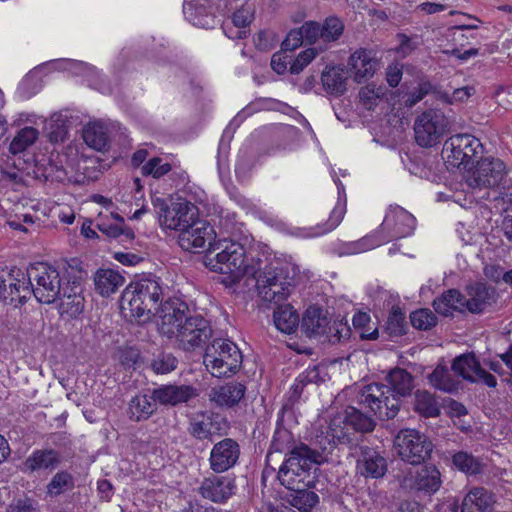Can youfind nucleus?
I'll return each mask as SVG.
<instances>
[{
  "label": "nucleus",
  "instance_id": "f257e3e1",
  "mask_svg": "<svg viewBox=\"0 0 512 512\" xmlns=\"http://www.w3.org/2000/svg\"><path fill=\"white\" fill-rule=\"evenodd\" d=\"M383 384L372 383L364 386L357 395L361 408L347 406L336 413L329 422L328 438L335 443L350 444L353 435L370 433L376 427L373 416L380 420L394 419L400 410V400L385 395Z\"/></svg>",
  "mask_w": 512,
  "mask_h": 512
},
{
  "label": "nucleus",
  "instance_id": "f03ea898",
  "mask_svg": "<svg viewBox=\"0 0 512 512\" xmlns=\"http://www.w3.org/2000/svg\"><path fill=\"white\" fill-rule=\"evenodd\" d=\"M159 329L168 338H175L179 348L194 351L203 347L212 337L210 322L200 314H193L179 298L168 299L161 309Z\"/></svg>",
  "mask_w": 512,
  "mask_h": 512
},
{
  "label": "nucleus",
  "instance_id": "7ed1b4c3",
  "mask_svg": "<svg viewBox=\"0 0 512 512\" xmlns=\"http://www.w3.org/2000/svg\"><path fill=\"white\" fill-rule=\"evenodd\" d=\"M163 288L157 278H142L131 282L121 296V309L128 310L138 321H146L155 313L161 314Z\"/></svg>",
  "mask_w": 512,
  "mask_h": 512
},
{
  "label": "nucleus",
  "instance_id": "20e7f679",
  "mask_svg": "<svg viewBox=\"0 0 512 512\" xmlns=\"http://www.w3.org/2000/svg\"><path fill=\"white\" fill-rule=\"evenodd\" d=\"M204 263L212 271L228 275L231 282H236L244 276H255L262 261L251 259L249 263L241 244L224 241L220 247L208 250L204 256Z\"/></svg>",
  "mask_w": 512,
  "mask_h": 512
},
{
  "label": "nucleus",
  "instance_id": "39448f33",
  "mask_svg": "<svg viewBox=\"0 0 512 512\" xmlns=\"http://www.w3.org/2000/svg\"><path fill=\"white\" fill-rule=\"evenodd\" d=\"M324 457L316 449L301 443L287 454L277 478L287 489L315 487L316 477L311 470L314 465L323 463Z\"/></svg>",
  "mask_w": 512,
  "mask_h": 512
},
{
  "label": "nucleus",
  "instance_id": "423d86ee",
  "mask_svg": "<svg viewBox=\"0 0 512 512\" xmlns=\"http://www.w3.org/2000/svg\"><path fill=\"white\" fill-rule=\"evenodd\" d=\"M203 362L214 377H227L241 367L242 353L232 341L216 338L206 347Z\"/></svg>",
  "mask_w": 512,
  "mask_h": 512
},
{
  "label": "nucleus",
  "instance_id": "0eeeda50",
  "mask_svg": "<svg viewBox=\"0 0 512 512\" xmlns=\"http://www.w3.org/2000/svg\"><path fill=\"white\" fill-rule=\"evenodd\" d=\"M256 280L259 296L266 302L275 304L285 300L294 285L293 277H289L283 267L265 266L259 264L258 273L252 276Z\"/></svg>",
  "mask_w": 512,
  "mask_h": 512
},
{
  "label": "nucleus",
  "instance_id": "6e6552de",
  "mask_svg": "<svg viewBox=\"0 0 512 512\" xmlns=\"http://www.w3.org/2000/svg\"><path fill=\"white\" fill-rule=\"evenodd\" d=\"M394 448L399 458L411 465H420L430 459L434 444L416 429H401L394 438Z\"/></svg>",
  "mask_w": 512,
  "mask_h": 512
},
{
  "label": "nucleus",
  "instance_id": "1a4fd4ad",
  "mask_svg": "<svg viewBox=\"0 0 512 512\" xmlns=\"http://www.w3.org/2000/svg\"><path fill=\"white\" fill-rule=\"evenodd\" d=\"M29 279L33 283L34 297L42 304H52L65 286V277L54 266L38 263L29 267Z\"/></svg>",
  "mask_w": 512,
  "mask_h": 512
},
{
  "label": "nucleus",
  "instance_id": "9d476101",
  "mask_svg": "<svg viewBox=\"0 0 512 512\" xmlns=\"http://www.w3.org/2000/svg\"><path fill=\"white\" fill-rule=\"evenodd\" d=\"M154 212L162 227L180 231L198 217V208L188 201H167L157 197L153 199Z\"/></svg>",
  "mask_w": 512,
  "mask_h": 512
},
{
  "label": "nucleus",
  "instance_id": "9b49d317",
  "mask_svg": "<svg viewBox=\"0 0 512 512\" xmlns=\"http://www.w3.org/2000/svg\"><path fill=\"white\" fill-rule=\"evenodd\" d=\"M483 146L479 139L471 134H456L448 138L443 146L442 154L448 165L453 168H466L473 164L482 153Z\"/></svg>",
  "mask_w": 512,
  "mask_h": 512
},
{
  "label": "nucleus",
  "instance_id": "f8f14e48",
  "mask_svg": "<svg viewBox=\"0 0 512 512\" xmlns=\"http://www.w3.org/2000/svg\"><path fill=\"white\" fill-rule=\"evenodd\" d=\"M449 120L439 109H428L421 113L415 120V140L421 147H432L440 142V139L449 128Z\"/></svg>",
  "mask_w": 512,
  "mask_h": 512
},
{
  "label": "nucleus",
  "instance_id": "ddd939ff",
  "mask_svg": "<svg viewBox=\"0 0 512 512\" xmlns=\"http://www.w3.org/2000/svg\"><path fill=\"white\" fill-rule=\"evenodd\" d=\"M507 175L505 163L499 158L487 157L477 162L475 170L467 176L471 188L499 187Z\"/></svg>",
  "mask_w": 512,
  "mask_h": 512
},
{
  "label": "nucleus",
  "instance_id": "4468645a",
  "mask_svg": "<svg viewBox=\"0 0 512 512\" xmlns=\"http://www.w3.org/2000/svg\"><path fill=\"white\" fill-rule=\"evenodd\" d=\"M197 491L203 499L222 504L235 494L236 480L231 475L211 474L201 481Z\"/></svg>",
  "mask_w": 512,
  "mask_h": 512
},
{
  "label": "nucleus",
  "instance_id": "2eb2a0df",
  "mask_svg": "<svg viewBox=\"0 0 512 512\" xmlns=\"http://www.w3.org/2000/svg\"><path fill=\"white\" fill-rule=\"evenodd\" d=\"M214 235L212 226L207 221L197 217L188 224V227L179 231L178 244L185 251L198 253L200 249L206 247V244H211Z\"/></svg>",
  "mask_w": 512,
  "mask_h": 512
},
{
  "label": "nucleus",
  "instance_id": "dca6fc26",
  "mask_svg": "<svg viewBox=\"0 0 512 512\" xmlns=\"http://www.w3.org/2000/svg\"><path fill=\"white\" fill-rule=\"evenodd\" d=\"M452 370L469 382L481 381L490 388L497 386L495 376L481 367L474 353H465L456 357L452 363Z\"/></svg>",
  "mask_w": 512,
  "mask_h": 512
},
{
  "label": "nucleus",
  "instance_id": "f3484780",
  "mask_svg": "<svg viewBox=\"0 0 512 512\" xmlns=\"http://www.w3.org/2000/svg\"><path fill=\"white\" fill-rule=\"evenodd\" d=\"M57 300L60 301L58 310L61 316L65 315L71 319L79 316L85 307L81 277L67 278L65 286L61 291V297Z\"/></svg>",
  "mask_w": 512,
  "mask_h": 512
},
{
  "label": "nucleus",
  "instance_id": "a211bd4d",
  "mask_svg": "<svg viewBox=\"0 0 512 512\" xmlns=\"http://www.w3.org/2000/svg\"><path fill=\"white\" fill-rule=\"evenodd\" d=\"M240 457V446L232 438H224L215 443L209 457L210 469L217 474L233 468Z\"/></svg>",
  "mask_w": 512,
  "mask_h": 512
},
{
  "label": "nucleus",
  "instance_id": "6ab92c4d",
  "mask_svg": "<svg viewBox=\"0 0 512 512\" xmlns=\"http://www.w3.org/2000/svg\"><path fill=\"white\" fill-rule=\"evenodd\" d=\"M379 66V60L372 50L359 48L350 55L347 72L355 82L363 83L375 75Z\"/></svg>",
  "mask_w": 512,
  "mask_h": 512
},
{
  "label": "nucleus",
  "instance_id": "aec40b11",
  "mask_svg": "<svg viewBox=\"0 0 512 512\" xmlns=\"http://www.w3.org/2000/svg\"><path fill=\"white\" fill-rule=\"evenodd\" d=\"M198 396V389L187 384L160 385L152 390V400L162 406L176 407L187 404Z\"/></svg>",
  "mask_w": 512,
  "mask_h": 512
},
{
  "label": "nucleus",
  "instance_id": "412c9836",
  "mask_svg": "<svg viewBox=\"0 0 512 512\" xmlns=\"http://www.w3.org/2000/svg\"><path fill=\"white\" fill-rule=\"evenodd\" d=\"M9 287L6 288L5 294L1 299L9 304H24L31 297L34 296L33 283L29 279V268L27 273L20 269L14 268L9 273Z\"/></svg>",
  "mask_w": 512,
  "mask_h": 512
},
{
  "label": "nucleus",
  "instance_id": "4be33fe9",
  "mask_svg": "<svg viewBox=\"0 0 512 512\" xmlns=\"http://www.w3.org/2000/svg\"><path fill=\"white\" fill-rule=\"evenodd\" d=\"M414 216L402 207H394L386 214L381 228L390 238H403L410 235L415 228Z\"/></svg>",
  "mask_w": 512,
  "mask_h": 512
},
{
  "label": "nucleus",
  "instance_id": "5701e85b",
  "mask_svg": "<svg viewBox=\"0 0 512 512\" xmlns=\"http://www.w3.org/2000/svg\"><path fill=\"white\" fill-rule=\"evenodd\" d=\"M404 483L410 489L432 495L442 485L441 473L435 465H424L416 471L411 479H405Z\"/></svg>",
  "mask_w": 512,
  "mask_h": 512
},
{
  "label": "nucleus",
  "instance_id": "b1692460",
  "mask_svg": "<svg viewBox=\"0 0 512 512\" xmlns=\"http://www.w3.org/2000/svg\"><path fill=\"white\" fill-rule=\"evenodd\" d=\"M357 469L361 475L371 478H381L387 472L386 459L375 449L362 447L357 460Z\"/></svg>",
  "mask_w": 512,
  "mask_h": 512
},
{
  "label": "nucleus",
  "instance_id": "393cba45",
  "mask_svg": "<svg viewBox=\"0 0 512 512\" xmlns=\"http://www.w3.org/2000/svg\"><path fill=\"white\" fill-rule=\"evenodd\" d=\"M469 298L466 299V309L471 313H481L488 306L496 302L497 293L495 288L485 283H474L467 287Z\"/></svg>",
  "mask_w": 512,
  "mask_h": 512
},
{
  "label": "nucleus",
  "instance_id": "a878e982",
  "mask_svg": "<svg viewBox=\"0 0 512 512\" xmlns=\"http://www.w3.org/2000/svg\"><path fill=\"white\" fill-rule=\"evenodd\" d=\"M246 386L237 381L214 387L209 395L210 401L219 407L232 408L245 396Z\"/></svg>",
  "mask_w": 512,
  "mask_h": 512
},
{
  "label": "nucleus",
  "instance_id": "bb28decb",
  "mask_svg": "<svg viewBox=\"0 0 512 512\" xmlns=\"http://www.w3.org/2000/svg\"><path fill=\"white\" fill-rule=\"evenodd\" d=\"M61 463V455L54 449H37L23 462L25 473H34L41 470H54Z\"/></svg>",
  "mask_w": 512,
  "mask_h": 512
},
{
  "label": "nucleus",
  "instance_id": "cd10ccee",
  "mask_svg": "<svg viewBox=\"0 0 512 512\" xmlns=\"http://www.w3.org/2000/svg\"><path fill=\"white\" fill-rule=\"evenodd\" d=\"M389 384L384 386L385 395L390 398L397 396L405 397L409 396L414 388V377L407 370L402 368L392 369L386 377Z\"/></svg>",
  "mask_w": 512,
  "mask_h": 512
},
{
  "label": "nucleus",
  "instance_id": "c85d7f7f",
  "mask_svg": "<svg viewBox=\"0 0 512 512\" xmlns=\"http://www.w3.org/2000/svg\"><path fill=\"white\" fill-rule=\"evenodd\" d=\"M328 324L330 319L327 313L320 307L311 306L302 318L301 330L307 337L316 338L327 332Z\"/></svg>",
  "mask_w": 512,
  "mask_h": 512
},
{
  "label": "nucleus",
  "instance_id": "c756f323",
  "mask_svg": "<svg viewBox=\"0 0 512 512\" xmlns=\"http://www.w3.org/2000/svg\"><path fill=\"white\" fill-rule=\"evenodd\" d=\"M125 278L114 269H98L94 274L95 290L103 297L116 293L124 285Z\"/></svg>",
  "mask_w": 512,
  "mask_h": 512
},
{
  "label": "nucleus",
  "instance_id": "7c9ffc66",
  "mask_svg": "<svg viewBox=\"0 0 512 512\" xmlns=\"http://www.w3.org/2000/svg\"><path fill=\"white\" fill-rule=\"evenodd\" d=\"M348 72L343 67H326L321 74V82L324 90L333 96H342L347 90Z\"/></svg>",
  "mask_w": 512,
  "mask_h": 512
},
{
  "label": "nucleus",
  "instance_id": "2f4dec72",
  "mask_svg": "<svg viewBox=\"0 0 512 512\" xmlns=\"http://www.w3.org/2000/svg\"><path fill=\"white\" fill-rule=\"evenodd\" d=\"M466 297L457 289H449L433 301L435 311L444 316L452 315L454 311L463 312L466 309Z\"/></svg>",
  "mask_w": 512,
  "mask_h": 512
},
{
  "label": "nucleus",
  "instance_id": "473e14b6",
  "mask_svg": "<svg viewBox=\"0 0 512 512\" xmlns=\"http://www.w3.org/2000/svg\"><path fill=\"white\" fill-rule=\"evenodd\" d=\"M157 403V401L152 400V395H136L128 404L130 420L140 422L149 419L157 411Z\"/></svg>",
  "mask_w": 512,
  "mask_h": 512
},
{
  "label": "nucleus",
  "instance_id": "72a5a7b5",
  "mask_svg": "<svg viewBox=\"0 0 512 512\" xmlns=\"http://www.w3.org/2000/svg\"><path fill=\"white\" fill-rule=\"evenodd\" d=\"M493 503L492 495L484 488L472 489L460 505L461 512H487Z\"/></svg>",
  "mask_w": 512,
  "mask_h": 512
},
{
  "label": "nucleus",
  "instance_id": "f704fd0d",
  "mask_svg": "<svg viewBox=\"0 0 512 512\" xmlns=\"http://www.w3.org/2000/svg\"><path fill=\"white\" fill-rule=\"evenodd\" d=\"M312 487H298L289 489L288 502L300 512H312V509L319 503V496L311 491Z\"/></svg>",
  "mask_w": 512,
  "mask_h": 512
},
{
  "label": "nucleus",
  "instance_id": "c9c22d12",
  "mask_svg": "<svg viewBox=\"0 0 512 512\" xmlns=\"http://www.w3.org/2000/svg\"><path fill=\"white\" fill-rule=\"evenodd\" d=\"M273 320L279 331L291 334L298 326L299 316L290 304L278 305L274 310Z\"/></svg>",
  "mask_w": 512,
  "mask_h": 512
},
{
  "label": "nucleus",
  "instance_id": "e433bc0d",
  "mask_svg": "<svg viewBox=\"0 0 512 512\" xmlns=\"http://www.w3.org/2000/svg\"><path fill=\"white\" fill-rule=\"evenodd\" d=\"M83 140L92 149L104 152L109 147L107 130L101 123H90L83 129Z\"/></svg>",
  "mask_w": 512,
  "mask_h": 512
},
{
  "label": "nucleus",
  "instance_id": "4c0bfd02",
  "mask_svg": "<svg viewBox=\"0 0 512 512\" xmlns=\"http://www.w3.org/2000/svg\"><path fill=\"white\" fill-rule=\"evenodd\" d=\"M414 410L425 418L437 417L440 415L439 405L428 391H416L414 397Z\"/></svg>",
  "mask_w": 512,
  "mask_h": 512
},
{
  "label": "nucleus",
  "instance_id": "58836bf2",
  "mask_svg": "<svg viewBox=\"0 0 512 512\" xmlns=\"http://www.w3.org/2000/svg\"><path fill=\"white\" fill-rule=\"evenodd\" d=\"M39 131L34 127L20 129L9 145V152L12 155L20 154L31 147L38 139Z\"/></svg>",
  "mask_w": 512,
  "mask_h": 512
},
{
  "label": "nucleus",
  "instance_id": "ea45409f",
  "mask_svg": "<svg viewBox=\"0 0 512 512\" xmlns=\"http://www.w3.org/2000/svg\"><path fill=\"white\" fill-rule=\"evenodd\" d=\"M430 384L438 390L453 393L458 390L459 382L454 380L445 366L438 365L428 376Z\"/></svg>",
  "mask_w": 512,
  "mask_h": 512
},
{
  "label": "nucleus",
  "instance_id": "a19ab883",
  "mask_svg": "<svg viewBox=\"0 0 512 512\" xmlns=\"http://www.w3.org/2000/svg\"><path fill=\"white\" fill-rule=\"evenodd\" d=\"M67 117L61 113H54L47 125V136L51 143H62L68 137Z\"/></svg>",
  "mask_w": 512,
  "mask_h": 512
},
{
  "label": "nucleus",
  "instance_id": "79ce46f5",
  "mask_svg": "<svg viewBox=\"0 0 512 512\" xmlns=\"http://www.w3.org/2000/svg\"><path fill=\"white\" fill-rule=\"evenodd\" d=\"M388 88L383 85L374 83L362 87L359 91V99L361 104L368 110L373 109L379 101L386 97Z\"/></svg>",
  "mask_w": 512,
  "mask_h": 512
},
{
  "label": "nucleus",
  "instance_id": "37998d69",
  "mask_svg": "<svg viewBox=\"0 0 512 512\" xmlns=\"http://www.w3.org/2000/svg\"><path fill=\"white\" fill-rule=\"evenodd\" d=\"M74 488L73 476L65 470L57 472L46 486V493L50 497H57Z\"/></svg>",
  "mask_w": 512,
  "mask_h": 512
},
{
  "label": "nucleus",
  "instance_id": "c03bdc74",
  "mask_svg": "<svg viewBox=\"0 0 512 512\" xmlns=\"http://www.w3.org/2000/svg\"><path fill=\"white\" fill-rule=\"evenodd\" d=\"M351 336V328L348 323L343 319L334 320L333 323L328 324L327 332L321 334L320 337L324 338L331 344H338L348 340Z\"/></svg>",
  "mask_w": 512,
  "mask_h": 512
},
{
  "label": "nucleus",
  "instance_id": "a18cd8bd",
  "mask_svg": "<svg viewBox=\"0 0 512 512\" xmlns=\"http://www.w3.org/2000/svg\"><path fill=\"white\" fill-rule=\"evenodd\" d=\"M295 446L292 434L287 429L279 427L273 435L267 458L274 452H286L287 455Z\"/></svg>",
  "mask_w": 512,
  "mask_h": 512
},
{
  "label": "nucleus",
  "instance_id": "49530a36",
  "mask_svg": "<svg viewBox=\"0 0 512 512\" xmlns=\"http://www.w3.org/2000/svg\"><path fill=\"white\" fill-rule=\"evenodd\" d=\"M213 426L214 423L210 417H203L202 419L193 418L189 423L188 432L198 440H209L212 442L215 435Z\"/></svg>",
  "mask_w": 512,
  "mask_h": 512
},
{
  "label": "nucleus",
  "instance_id": "de8ad7c7",
  "mask_svg": "<svg viewBox=\"0 0 512 512\" xmlns=\"http://www.w3.org/2000/svg\"><path fill=\"white\" fill-rule=\"evenodd\" d=\"M345 212L346 203L339 200L330 213L328 221L323 225H318L316 231L311 232L310 236H320L334 230L343 220Z\"/></svg>",
  "mask_w": 512,
  "mask_h": 512
},
{
  "label": "nucleus",
  "instance_id": "09e8293b",
  "mask_svg": "<svg viewBox=\"0 0 512 512\" xmlns=\"http://www.w3.org/2000/svg\"><path fill=\"white\" fill-rule=\"evenodd\" d=\"M453 464L462 472L467 474H478L482 471V463L473 455L459 451L453 456Z\"/></svg>",
  "mask_w": 512,
  "mask_h": 512
},
{
  "label": "nucleus",
  "instance_id": "8fccbe9b",
  "mask_svg": "<svg viewBox=\"0 0 512 512\" xmlns=\"http://www.w3.org/2000/svg\"><path fill=\"white\" fill-rule=\"evenodd\" d=\"M406 319L404 313L401 311L399 307H393L387 322H386V331L391 337L402 336L406 332Z\"/></svg>",
  "mask_w": 512,
  "mask_h": 512
},
{
  "label": "nucleus",
  "instance_id": "3c124183",
  "mask_svg": "<svg viewBox=\"0 0 512 512\" xmlns=\"http://www.w3.org/2000/svg\"><path fill=\"white\" fill-rule=\"evenodd\" d=\"M322 40L324 42L337 41L344 31V23L338 17H327L321 25Z\"/></svg>",
  "mask_w": 512,
  "mask_h": 512
},
{
  "label": "nucleus",
  "instance_id": "603ef678",
  "mask_svg": "<svg viewBox=\"0 0 512 512\" xmlns=\"http://www.w3.org/2000/svg\"><path fill=\"white\" fill-rule=\"evenodd\" d=\"M410 321L416 329L429 330L437 324V317L429 309H420L411 313Z\"/></svg>",
  "mask_w": 512,
  "mask_h": 512
},
{
  "label": "nucleus",
  "instance_id": "864d4df0",
  "mask_svg": "<svg viewBox=\"0 0 512 512\" xmlns=\"http://www.w3.org/2000/svg\"><path fill=\"white\" fill-rule=\"evenodd\" d=\"M96 227L100 232L110 238L123 237L124 240L131 241L135 237L132 229L119 226L118 224L99 222Z\"/></svg>",
  "mask_w": 512,
  "mask_h": 512
},
{
  "label": "nucleus",
  "instance_id": "5fc2aeb1",
  "mask_svg": "<svg viewBox=\"0 0 512 512\" xmlns=\"http://www.w3.org/2000/svg\"><path fill=\"white\" fill-rule=\"evenodd\" d=\"M171 170L169 163H162V159L154 157L141 167V173L144 176L152 175L154 178H160Z\"/></svg>",
  "mask_w": 512,
  "mask_h": 512
},
{
  "label": "nucleus",
  "instance_id": "6e6d98bb",
  "mask_svg": "<svg viewBox=\"0 0 512 512\" xmlns=\"http://www.w3.org/2000/svg\"><path fill=\"white\" fill-rule=\"evenodd\" d=\"M177 359L171 353H160L151 363L152 369L158 374H167L177 366Z\"/></svg>",
  "mask_w": 512,
  "mask_h": 512
},
{
  "label": "nucleus",
  "instance_id": "4d7b16f0",
  "mask_svg": "<svg viewBox=\"0 0 512 512\" xmlns=\"http://www.w3.org/2000/svg\"><path fill=\"white\" fill-rule=\"evenodd\" d=\"M433 91V86L428 81H422L418 86L407 95L405 105L409 108L420 102L426 95Z\"/></svg>",
  "mask_w": 512,
  "mask_h": 512
},
{
  "label": "nucleus",
  "instance_id": "13d9d810",
  "mask_svg": "<svg viewBox=\"0 0 512 512\" xmlns=\"http://www.w3.org/2000/svg\"><path fill=\"white\" fill-rule=\"evenodd\" d=\"M316 54L317 52L313 48L306 49L299 53L290 65V73L299 74L315 58Z\"/></svg>",
  "mask_w": 512,
  "mask_h": 512
},
{
  "label": "nucleus",
  "instance_id": "bf43d9fd",
  "mask_svg": "<svg viewBox=\"0 0 512 512\" xmlns=\"http://www.w3.org/2000/svg\"><path fill=\"white\" fill-rule=\"evenodd\" d=\"M299 31L310 44L315 43L319 38L322 39L321 25L317 22H305L299 28Z\"/></svg>",
  "mask_w": 512,
  "mask_h": 512
},
{
  "label": "nucleus",
  "instance_id": "052dcab7",
  "mask_svg": "<svg viewBox=\"0 0 512 512\" xmlns=\"http://www.w3.org/2000/svg\"><path fill=\"white\" fill-rule=\"evenodd\" d=\"M253 19V12L250 8L241 7L237 9L232 15V24L235 28L247 30Z\"/></svg>",
  "mask_w": 512,
  "mask_h": 512
},
{
  "label": "nucleus",
  "instance_id": "680f3d73",
  "mask_svg": "<svg viewBox=\"0 0 512 512\" xmlns=\"http://www.w3.org/2000/svg\"><path fill=\"white\" fill-rule=\"evenodd\" d=\"M328 436L329 435H328V429H327L325 434H321V435L316 437V443L320 447V451L319 450H316V451H317V453L323 454L325 456L324 459H323V462L328 460L329 455L332 454L333 450L338 445H344L343 443H335V444L332 445V442L329 439H327Z\"/></svg>",
  "mask_w": 512,
  "mask_h": 512
},
{
  "label": "nucleus",
  "instance_id": "e2e57ef3",
  "mask_svg": "<svg viewBox=\"0 0 512 512\" xmlns=\"http://www.w3.org/2000/svg\"><path fill=\"white\" fill-rule=\"evenodd\" d=\"M9 509L10 512H36L37 503L29 497L18 498L10 504Z\"/></svg>",
  "mask_w": 512,
  "mask_h": 512
},
{
  "label": "nucleus",
  "instance_id": "0e129e2a",
  "mask_svg": "<svg viewBox=\"0 0 512 512\" xmlns=\"http://www.w3.org/2000/svg\"><path fill=\"white\" fill-rule=\"evenodd\" d=\"M303 39L299 29L291 30L282 42L281 48L283 51H293L302 45Z\"/></svg>",
  "mask_w": 512,
  "mask_h": 512
},
{
  "label": "nucleus",
  "instance_id": "69168bd1",
  "mask_svg": "<svg viewBox=\"0 0 512 512\" xmlns=\"http://www.w3.org/2000/svg\"><path fill=\"white\" fill-rule=\"evenodd\" d=\"M139 357V351L134 348H127L119 351V361L126 368L133 367L138 362Z\"/></svg>",
  "mask_w": 512,
  "mask_h": 512
},
{
  "label": "nucleus",
  "instance_id": "338daca9",
  "mask_svg": "<svg viewBox=\"0 0 512 512\" xmlns=\"http://www.w3.org/2000/svg\"><path fill=\"white\" fill-rule=\"evenodd\" d=\"M402 75V66L397 63L388 65L386 69V81L390 87H397L402 79Z\"/></svg>",
  "mask_w": 512,
  "mask_h": 512
},
{
  "label": "nucleus",
  "instance_id": "774afa93",
  "mask_svg": "<svg viewBox=\"0 0 512 512\" xmlns=\"http://www.w3.org/2000/svg\"><path fill=\"white\" fill-rule=\"evenodd\" d=\"M181 512H222L213 506L203 505L198 501H189Z\"/></svg>",
  "mask_w": 512,
  "mask_h": 512
}]
</instances>
